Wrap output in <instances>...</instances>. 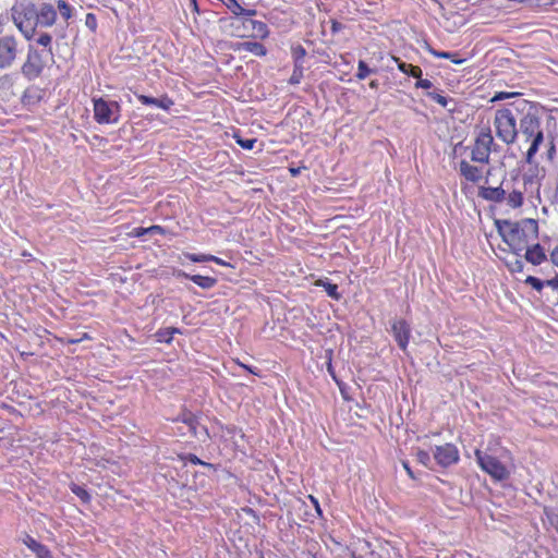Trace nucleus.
<instances>
[{
	"instance_id": "nucleus-2",
	"label": "nucleus",
	"mask_w": 558,
	"mask_h": 558,
	"mask_svg": "<svg viewBox=\"0 0 558 558\" xmlns=\"http://www.w3.org/2000/svg\"><path fill=\"white\" fill-rule=\"evenodd\" d=\"M11 17L19 31L27 40L36 33L37 7L29 0L16 2L11 8Z\"/></svg>"
},
{
	"instance_id": "nucleus-21",
	"label": "nucleus",
	"mask_w": 558,
	"mask_h": 558,
	"mask_svg": "<svg viewBox=\"0 0 558 558\" xmlns=\"http://www.w3.org/2000/svg\"><path fill=\"white\" fill-rule=\"evenodd\" d=\"M459 170L461 175L464 177L465 180L470 182L476 183L482 178V170L476 166L470 165L465 160L460 161Z\"/></svg>"
},
{
	"instance_id": "nucleus-18",
	"label": "nucleus",
	"mask_w": 558,
	"mask_h": 558,
	"mask_svg": "<svg viewBox=\"0 0 558 558\" xmlns=\"http://www.w3.org/2000/svg\"><path fill=\"white\" fill-rule=\"evenodd\" d=\"M135 95L137 99L145 106H156L163 110H169L174 105L173 100L169 98L167 95L162 96L161 98H155L143 94Z\"/></svg>"
},
{
	"instance_id": "nucleus-10",
	"label": "nucleus",
	"mask_w": 558,
	"mask_h": 558,
	"mask_svg": "<svg viewBox=\"0 0 558 558\" xmlns=\"http://www.w3.org/2000/svg\"><path fill=\"white\" fill-rule=\"evenodd\" d=\"M243 32L238 33L239 37H253V38H266L269 35V29L266 23L248 17H244L241 21Z\"/></svg>"
},
{
	"instance_id": "nucleus-34",
	"label": "nucleus",
	"mask_w": 558,
	"mask_h": 558,
	"mask_svg": "<svg viewBox=\"0 0 558 558\" xmlns=\"http://www.w3.org/2000/svg\"><path fill=\"white\" fill-rule=\"evenodd\" d=\"M235 142L239 146H241L243 149H253L255 143L257 142L256 138H243L240 135H234Z\"/></svg>"
},
{
	"instance_id": "nucleus-22",
	"label": "nucleus",
	"mask_w": 558,
	"mask_h": 558,
	"mask_svg": "<svg viewBox=\"0 0 558 558\" xmlns=\"http://www.w3.org/2000/svg\"><path fill=\"white\" fill-rule=\"evenodd\" d=\"M513 225H518L519 229L523 231L527 238L537 239L538 236V222L532 218H525L520 221L513 222Z\"/></svg>"
},
{
	"instance_id": "nucleus-17",
	"label": "nucleus",
	"mask_w": 558,
	"mask_h": 558,
	"mask_svg": "<svg viewBox=\"0 0 558 558\" xmlns=\"http://www.w3.org/2000/svg\"><path fill=\"white\" fill-rule=\"evenodd\" d=\"M23 544L27 546V548L31 549L37 558H53L52 553L46 545L37 542L28 534L23 538Z\"/></svg>"
},
{
	"instance_id": "nucleus-54",
	"label": "nucleus",
	"mask_w": 558,
	"mask_h": 558,
	"mask_svg": "<svg viewBox=\"0 0 558 558\" xmlns=\"http://www.w3.org/2000/svg\"><path fill=\"white\" fill-rule=\"evenodd\" d=\"M550 259L553 262V264H555L556 266H558V245L554 248V251L551 252L550 254Z\"/></svg>"
},
{
	"instance_id": "nucleus-24",
	"label": "nucleus",
	"mask_w": 558,
	"mask_h": 558,
	"mask_svg": "<svg viewBox=\"0 0 558 558\" xmlns=\"http://www.w3.org/2000/svg\"><path fill=\"white\" fill-rule=\"evenodd\" d=\"M315 286L323 287L327 293L328 296H330L332 300L339 301L342 295L338 291V286L336 283L330 282L328 279H318L315 282Z\"/></svg>"
},
{
	"instance_id": "nucleus-36",
	"label": "nucleus",
	"mask_w": 558,
	"mask_h": 558,
	"mask_svg": "<svg viewBox=\"0 0 558 558\" xmlns=\"http://www.w3.org/2000/svg\"><path fill=\"white\" fill-rule=\"evenodd\" d=\"M427 97L439 104L441 107L446 108L448 106L449 101H452V99H448L447 97L435 93V92H427Z\"/></svg>"
},
{
	"instance_id": "nucleus-27",
	"label": "nucleus",
	"mask_w": 558,
	"mask_h": 558,
	"mask_svg": "<svg viewBox=\"0 0 558 558\" xmlns=\"http://www.w3.org/2000/svg\"><path fill=\"white\" fill-rule=\"evenodd\" d=\"M524 201L523 193L521 191L513 190L507 197L508 205L512 208H519L522 206Z\"/></svg>"
},
{
	"instance_id": "nucleus-31",
	"label": "nucleus",
	"mask_w": 558,
	"mask_h": 558,
	"mask_svg": "<svg viewBox=\"0 0 558 558\" xmlns=\"http://www.w3.org/2000/svg\"><path fill=\"white\" fill-rule=\"evenodd\" d=\"M376 72H377L376 69H371L365 61L360 60L359 64H357V72H356L355 76L357 80L362 81V80H365L369 74L376 73Z\"/></svg>"
},
{
	"instance_id": "nucleus-14",
	"label": "nucleus",
	"mask_w": 558,
	"mask_h": 558,
	"mask_svg": "<svg viewBox=\"0 0 558 558\" xmlns=\"http://www.w3.org/2000/svg\"><path fill=\"white\" fill-rule=\"evenodd\" d=\"M57 11L51 3H43L37 8L36 28L50 27L56 23Z\"/></svg>"
},
{
	"instance_id": "nucleus-63",
	"label": "nucleus",
	"mask_w": 558,
	"mask_h": 558,
	"mask_svg": "<svg viewBox=\"0 0 558 558\" xmlns=\"http://www.w3.org/2000/svg\"><path fill=\"white\" fill-rule=\"evenodd\" d=\"M144 229H145V228H140V229H137L135 234H136L137 236H142V235H144V234H148L147 232H145V230H144Z\"/></svg>"
},
{
	"instance_id": "nucleus-39",
	"label": "nucleus",
	"mask_w": 558,
	"mask_h": 558,
	"mask_svg": "<svg viewBox=\"0 0 558 558\" xmlns=\"http://www.w3.org/2000/svg\"><path fill=\"white\" fill-rule=\"evenodd\" d=\"M526 284L531 286L536 291H542L545 286V282L534 276H527L525 281Z\"/></svg>"
},
{
	"instance_id": "nucleus-30",
	"label": "nucleus",
	"mask_w": 558,
	"mask_h": 558,
	"mask_svg": "<svg viewBox=\"0 0 558 558\" xmlns=\"http://www.w3.org/2000/svg\"><path fill=\"white\" fill-rule=\"evenodd\" d=\"M71 492L78 497L84 504H88L92 499L90 494L82 486L77 484H71Z\"/></svg>"
},
{
	"instance_id": "nucleus-35",
	"label": "nucleus",
	"mask_w": 558,
	"mask_h": 558,
	"mask_svg": "<svg viewBox=\"0 0 558 558\" xmlns=\"http://www.w3.org/2000/svg\"><path fill=\"white\" fill-rule=\"evenodd\" d=\"M303 65L294 64L293 73L289 80L291 85H296L301 82L303 77Z\"/></svg>"
},
{
	"instance_id": "nucleus-11",
	"label": "nucleus",
	"mask_w": 558,
	"mask_h": 558,
	"mask_svg": "<svg viewBox=\"0 0 558 558\" xmlns=\"http://www.w3.org/2000/svg\"><path fill=\"white\" fill-rule=\"evenodd\" d=\"M433 454L435 461L442 468L450 466L459 461V451L452 444L436 446Z\"/></svg>"
},
{
	"instance_id": "nucleus-6",
	"label": "nucleus",
	"mask_w": 558,
	"mask_h": 558,
	"mask_svg": "<svg viewBox=\"0 0 558 558\" xmlns=\"http://www.w3.org/2000/svg\"><path fill=\"white\" fill-rule=\"evenodd\" d=\"M94 119L99 124L118 123L121 117V106L118 101L104 98L93 99Z\"/></svg>"
},
{
	"instance_id": "nucleus-20",
	"label": "nucleus",
	"mask_w": 558,
	"mask_h": 558,
	"mask_svg": "<svg viewBox=\"0 0 558 558\" xmlns=\"http://www.w3.org/2000/svg\"><path fill=\"white\" fill-rule=\"evenodd\" d=\"M235 51H248L255 56L264 57L267 53L266 47L258 41H239L233 45Z\"/></svg>"
},
{
	"instance_id": "nucleus-26",
	"label": "nucleus",
	"mask_w": 558,
	"mask_h": 558,
	"mask_svg": "<svg viewBox=\"0 0 558 558\" xmlns=\"http://www.w3.org/2000/svg\"><path fill=\"white\" fill-rule=\"evenodd\" d=\"M179 457H180V459L182 461H187V462H190L192 464H195V465H202V466L210 469V470H216L215 464L201 460L194 453H184V454H180Z\"/></svg>"
},
{
	"instance_id": "nucleus-61",
	"label": "nucleus",
	"mask_w": 558,
	"mask_h": 558,
	"mask_svg": "<svg viewBox=\"0 0 558 558\" xmlns=\"http://www.w3.org/2000/svg\"><path fill=\"white\" fill-rule=\"evenodd\" d=\"M241 366H242L243 368L247 369L251 374L258 375V373L256 372V368H255V367L247 366V365H244V364H241Z\"/></svg>"
},
{
	"instance_id": "nucleus-42",
	"label": "nucleus",
	"mask_w": 558,
	"mask_h": 558,
	"mask_svg": "<svg viewBox=\"0 0 558 558\" xmlns=\"http://www.w3.org/2000/svg\"><path fill=\"white\" fill-rule=\"evenodd\" d=\"M416 459L420 463H422L425 466H428L432 462V457L427 451L418 450L416 452Z\"/></svg>"
},
{
	"instance_id": "nucleus-52",
	"label": "nucleus",
	"mask_w": 558,
	"mask_h": 558,
	"mask_svg": "<svg viewBox=\"0 0 558 558\" xmlns=\"http://www.w3.org/2000/svg\"><path fill=\"white\" fill-rule=\"evenodd\" d=\"M342 28H343L342 23H340V22H338L336 20L331 21V32H332V34L339 33Z\"/></svg>"
},
{
	"instance_id": "nucleus-4",
	"label": "nucleus",
	"mask_w": 558,
	"mask_h": 558,
	"mask_svg": "<svg viewBox=\"0 0 558 558\" xmlns=\"http://www.w3.org/2000/svg\"><path fill=\"white\" fill-rule=\"evenodd\" d=\"M511 106V108L498 109L495 113L494 125L496 135L507 145L513 144L518 138L517 116Z\"/></svg>"
},
{
	"instance_id": "nucleus-60",
	"label": "nucleus",
	"mask_w": 558,
	"mask_h": 558,
	"mask_svg": "<svg viewBox=\"0 0 558 558\" xmlns=\"http://www.w3.org/2000/svg\"><path fill=\"white\" fill-rule=\"evenodd\" d=\"M402 464H403V468L405 469L407 473H408L412 478H414V474H413V472H412V470H411V468H410L409 463H408V462H403Z\"/></svg>"
},
{
	"instance_id": "nucleus-16",
	"label": "nucleus",
	"mask_w": 558,
	"mask_h": 558,
	"mask_svg": "<svg viewBox=\"0 0 558 558\" xmlns=\"http://www.w3.org/2000/svg\"><path fill=\"white\" fill-rule=\"evenodd\" d=\"M523 252H525V260L531 263L532 265L537 266L547 260L545 250L539 243H535L532 246H526V248Z\"/></svg>"
},
{
	"instance_id": "nucleus-3",
	"label": "nucleus",
	"mask_w": 558,
	"mask_h": 558,
	"mask_svg": "<svg viewBox=\"0 0 558 558\" xmlns=\"http://www.w3.org/2000/svg\"><path fill=\"white\" fill-rule=\"evenodd\" d=\"M494 223L502 241L509 246V250L515 256L521 257L522 252L529 246L531 239L519 229L518 225H513V221L495 219Z\"/></svg>"
},
{
	"instance_id": "nucleus-46",
	"label": "nucleus",
	"mask_w": 558,
	"mask_h": 558,
	"mask_svg": "<svg viewBox=\"0 0 558 558\" xmlns=\"http://www.w3.org/2000/svg\"><path fill=\"white\" fill-rule=\"evenodd\" d=\"M85 25L93 32L97 28V19L93 13H87L85 19Z\"/></svg>"
},
{
	"instance_id": "nucleus-8",
	"label": "nucleus",
	"mask_w": 558,
	"mask_h": 558,
	"mask_svg": "<svg viewBox=\"0 0 558 558\" xmlns=\"http://www.w3.org/2000/svg\"><path fill=\"white\" fill-rule=\"evenodd\" d=\"M475 457L481 469L495 480L502 481L509 476L508 470L497 458L481 450L475 451Z\"/></svg>"
},
{
	"instance_id": "nucleus-57",
	"label": "nucleus",
	"mask_w": 558,
	"mask_h": 558,
	"mask_svg": "<svg viewBox=\"0 0 558 558\" xmlns=\"http://www.w3.org/2000/svg\"><path fill=\"white\" fill-rule=\"evenodd\" d=\"M209 257H211V259H209V262H214L218 265H229L227 262L222 260L221 258L217 257V256H214V255H210Z\"/></svg>"
},
{
	"instance_id": "nucleus-25",
	"label": "nucleus",
	"mask_w": 558,
	"mask_h": 558,
	"mask_svg": "<svg viewBox=\"0 0 558 558\" xmlns=\"http://www.w3.org/2000/svg\"><path fill=\"white\" fill-rule=\"evenodd\" d=\"M190 280L205 290H209L217 284L216 278L202 275H193Z\"/></svg>"
},
{
	"instance_id": "nucleus-23",
	"label": "nucleus",
	"mask_w": 558,
	"mask_h": 558,
	"mask_svg": "<svg viewBox=\"0 0 558 558\" xmlns=\"http://www.w3.org/2000/svg\"><path fill=\"white\" fill-rule=\"evenodd\" d=\"M395 62L397 63V66L398 69L409 75V76H412L414 78H420V76H422V69L417 65H413L411 63H407L404 61H402L400 58H393Z\"/></svg>"
},
{
	"instance_id": "nucleus-50",
	"label": "nucleus",
	"mask_w": 558,
	"mask_h": 558,
	"mask_svg": "<svg viewBox=\"0 0 558 558\" xmlns=\"http://www.w3.org/2000/svg\"><path fill=\"white\" fill-rule=\"evenodd\" d=\"M145 232L149 233V234H163L165 233V229L160 226H151L149 228H146L144 229Z\"/></svg>"
},
{
	"instance_id": "nucleus-19",
	"label": "nucleus",
	"mask_w": 558,
	"mask_h": 558,
	"mask_svg": "<svg viewBox=\"0 0 558 558\" xmlns=\"http://www.w3.org/2000/svg\"><path fill=\"white\" fill-rule=\"evenodd\" d=\"M478 196L485 201L501 203L506 199V191L501 186L497 187H485L478 189Z\"/></svg>"
},
{
	"instance_id": "nucleus-13",
	"label": "nucleus",
	"mask_w": 558,
	"mask_h": 558,
	"mask_svg": "<svg viewBox=\"0 0 558 558\" xmlns=\"http://www.w3.org/2000/svg\"><path fill=\"white\" fill-rule=\"evenodd\" d=\"M391 333L402 351H405L411 337V327L402 318L395 319L391 323Z\"/></svg>"
},
{
	"instance_id": "nucleus-43",
	"label": "nucleus",
	"mask_w": 558,
	"mask_h": 558,
	"mask_svg": "<svg viewBox=\"0 0 558 558\" xmlns=\"http://www.w3.org/2000/svg\"><path fill=\"white\" fill-rule=\"evenodd\" d=\"M185 256L193 263L209 262V259H211V257H209L210 255L205 254L187 253Z\"/></svg>"
},
{
	"instance_id": "nucleus-9",
	"label": "nucleus",
	"mask_w": 558,
	"mask_h": 558,
	"mask_svg": "<svg viewBox=\"0 0 558 558\" xmlns=\"http://www.w3.org/2000/svg\"><path fill=\"white\" fill-rule=\"evenodd\" d=\"M20 54L19 43L12 35L0 37V70L11 69Z\"/></svg>"
},
{
	"instance_id": "nucleus-58",
	"label": "nucleus",
	"mask_w": 558,
	"mask_h": 558,
	"mask_svg": "<svg viewBox=\"0 0 558 558\" xmlns=\"http://www.w3.org/2000/svg\"><path fill=\"white\" fill-rule=\"evenodd\" d=\"M190 8L192 9V11L199 13L197 0H190Z\"/></svg>"
},
{
	"instance_id": "nucleus-29",
	"label": "nucleus",
	"mask_w": 558,
	"mask_h": 558,
	"mask_svg": "<svg viewBox=\"0 0 558 558\" xmlns=\"http://www.w3.org/2000/svg\"><path fill=\"white\" fill-rule=\"evenodd\" d=\"M542 172V179L545 177V169H539L537 165L534 168H531L526 173L523 174V181L525 184L533 183L538 179V174Z\"/></svg>"
},
{
	"instance_id": "nucleus-15",
	"label": "nucleus",
	"mask_w": 558,
	"mask_h": 558,
	"mask_svg": "<svg viewBox=\"0 0 558 558\" xmlns=\"http://www.w3.org/2000/svg\"><path fill=\"white\" fill-rule=\"evenodd\" d=\"M44 96L45 89L36 85H31L24 90L21 97V102L24 107L31 108L38 105L43 100Z\"/></svg>"
},
{
	"instance_id": "nucleus-32",
	"label": "nucleus",
	"mask_w": 558,
	"mask_h": 558,
	"mask_svg": "<svg viewBox=\"0 0 558 558\" xmlns=\"http://www.w3.org/2000/svg\"><path fill=\"white\" fill-rule=\"evenodd\" d=\"M57 8L60 12V15L65 20H70L72 17L73 8L65 2L64 0L57 1Z\"/></svg>"
},
{
	"instance_id": "nucleus-56",
	"label": "nucleus",
	"mask_w": 558,
	"mask_h": 558,
	"mask_svg": "<svg viewBox=\"0 0 558 558\" xmlns=\"http://www.w3.org/2000/svg\"><path fill=\"white\" fill-rule=\"evenodd\" d=\"M310 498H311L312 502L314 504V508L316 509L317 513H318L319 515H322V514H323V511H322V509H320V506H319L318 500H317L316 498H314L313 496H310Z\"/></svg>"
},
{
	"instance_id": "nucleus-59",
	"label": "nucleus",
	"mask_w": 558,
	"mask_h": 558,
	"mask_svg": "<svg viewBox=\"0 0 558 558\" xmlns=\"http://www.w3.org/2000/svg\"><path fill=\"white\" fill-rule=\"evenodd\" d=\"M555 154H556L555 145H554L553 143H550V147H549V149L547 150V157H548V159H553Z\"/></svg>"
},
{
	"instance_id": "nucleus-40",
	"label": "nucleus",
	"mask_w": 558,
	"mask_h": 558,
	"mask_svg": "<svg viewBox=\"0 0 558 558\" xmlns=\"http://www.w3.org/2000/svg\"><path fill=\"white\" fill-rule=\"evenodd\" d=\"M156 336L159 342L170 343L171 340L173 339V336L171 335L169 328L159 329Z\"/></svg>"
},
{
	"instance_id": "nucleus-64",
	"label": "nucleus",
	"mask_w": 558,
	"mask_h": 558,
	"mask_svg": "<svg viewBox=\"0 0 558 558\" xmlns=\"http://www.w3.org/2000/svg\"><path fill=\"white\" fill-rule=\"evenodd\" d=\"M171 335H175V333H181V330L179 328H175V327H168Z\"/></svg>"
},
{
	"instance_id": "nucleus-51",
	"label": "nucleus",
	"mask_w": 558,
	"mask_h": 558,
	"mask_svg": "<svg viewBox=\"0 0 558 558\" xmlns=\"http://www.w3.org/2000/svg\"><path fill=\"white\" fill-rule=\"evenodd\" d=\"M545 286L550 287L554 290H558V275L549 280L544 281Z\"/></svg>"
},
{
	"instance_id": "nucleus-41",
	"label": "nucleus",
	"mask_w": 558,
	"mask_h": 558,
	"mask_svg": "<svg viewBox=\"0 0 558 558\" xmlns=\"http://www.w3.org/2000/svg\"><path fill=\"white\" fill-rule=\"evenodd\" d=\"M241 12L235 13L236 21L241 22L244 17L252 19V16H255L257 14V11L255 9H244L241 5Z\"/></svg>"
},
{
	"instance_id": "nucleus-33",
	"label": "nucleus",
	"mask_w": 558,
	"mask_h": 558,
	"mask_svg": "<svg viewBox=\"0 0 558 558\" xmlns=\"http://www.w3.org/2000/svg\"><path fill=\"white\" fill-rule=\"evenodd\" d=\"M52 41V37L48 33H43L39 35V37L36 39V43L38 45H41L44 47H49L47 51H45L47 54H50L52 57V49L50 47Z\"/></svg>"
},
{
	"instance_id": "nucleus-45",
	"label": "nucleus",
	"mask_w": 558,
	"mask_h": 558,
	"mask_svg": "<svg viewBox=\"0 0 558 558\" xmlns=\"http://www.w3.org/2000/svg\"><path fill=\"white\" fill-rule=\"evenodd\" d=\"M13 86V77L11 74L0 76V89H8Z\"/></svg>"
},
{
	"instance_id": "nucleus-28",
	"label": "nucleus",
	"mask_w": 558,
	"mask_h": 558,
	"mask_svg": "<svg viewBox=\"0 0 558 558\" xmlns=\"http://www.w3.org/2000/svg\"><path fill=\"white\" fill-rule=\"evenodd\" d=\"M291 54L294 60V64L303 65L306 50L302 45H295L291 47Z\"/></svg>"
},
{
	"instance_id": "nucleus-5",
	"label": "nucleus",
	"mask_w": 558,
	"mask_h": 558,
	"mask_svg": "<svg viewBox=\"0 0 558 558\" xmlns=\"http://www.w3.org/2000/svg\"><path fill=\"white\" fill-rule=\"evenodd\" d=\"M46 57L45 50H38L35 46L28 45L26 59L21 66V73L27 81L41 76L47 65Z\"/></svg>"
},
{
	"instance_id": "nucleus-1",
	"label": "nucleus",
	"mask_w": 558,
	"mask_h": 558,
	"mask_svg": "<svg viewBox=\"0 0 558 558\" xmlns=\"http://www.w3.org/2000/svg\"><path fill=\"white\" fill-rule=\"evenodd\" d=\"M511 106L515 112L523 114L519 121L518 136L522 135L526 143L531 142L526 151L525 160L529 165H532L534 156L537 154L541 144L544 142V133L541 126L538 110L526 100L513 102Z\"/></svg>"
},
{
	"instance_id": "nucleus-47",
	"label": "nucleus",
	"mask_w": 558,
	"mask_h": 558,
	"mask_svg": "<svg viewBox=\"0 0 558 558\" xmlns=\"http://www.w3.org/2000/svg\"><path fill=\"white\" fill-rule=\"evenodd\" d=\"M415 87L423 88V89H430L433 87V83L429 80L422 78V76H420V78H417V81L415 83Z\"/></svg>"
},
{
	"instance_id": "nucleus-53",
	"label": "nucleus",
	"mask_w": 558,
	"mask_h": 558,
	"mask_svg": "<svg viewBox=\"0 0 558 558\" xmlns=\"http://www.w3.org/2000/svg\"><path fill=\"white\" fill-rule=\"evenodd\" d=\"M327 371H328V373L330 374V376H331L336 381H338V380H337V377H336L335 368H333L332 363H331V357H329V360H328V363H327Z\"/></svg>"
},
{
	"instance_id": "nucleus-7",
	"label": "nucleus",
	"mask_w": 558,
	"mask_h": 558,
	"mask_svg": "<svg viewBox=\"0 0 558 558\" xmlns=\"http://www.w3.org/2000/svg\"><path fill=\"white\" fill-rule=\"evenodd\" d=\"M494 143L489 126L481 129L474 147L471 151V160L474 162L487 163L489 161L490 146Z\"/></svg>"
},
{
	"instance_id": "nucleus-49",
	"label": "nucleus",
	"mask_w": 558,
	"mask_h": 558,
	"mask_svg": "<svg viewBox=\"0 0 558 558\" xmlns=\"http://www.w3.org/2000/svg\"><path fill=\"white\" fill-rule=\"evenodd\" d=\"M545 513L547 514L550 523L554 524L558 530V513L549 511L547 508H545Z\"/></svg>"
},
{
	"instance_id": "nucleus-62",
	"label": "nucleus",
	"mask_w": 558,
	"mask_h": 558,
	"mask_svg": "<svg viewBox=\"0 0 558 558\" xmlns=\"http://www.w3.org/2000/svg\"><path fill=\"white\" fill-rule=\"evenodd\" d=\"M450 60L456 64H461L465 61L464 59L458 58V56L456 58H450Z\"/></svg>"
},
{
	"instance_id": "nucleus-38",
	"label": "nucleus",
	"mask_w": 558,
	"mask_h": 558,
	"mask_svg": "<svg viewBox=\"0 0 558 558\" xmlns=\"http://www.w3.org/2000/svg\"><path fill=\"white\" fill-rule=\"evenodd\" d=\"M519 95H520V93H517V92H512V93H509V92H497V93H495V95L493 96L490 101L492 102H497V101H501V100H505V99L517 97Z\"/></svg>"
},
{
	"instance_id": "nucleus-48",
	"label": "nucleus",
	"mask_w": 558,
	"mask_h": 558,
	"mask_svg": "<svg viewBox=\"0 0 558 558\" xmlns=\"http://www.w3.org/2000/svg\"><path fill=\"white\" fill-rule=\"evenodd\" d=\"M246 514L251 515L253 519H254V522L256 524H259L260 522V518L258 515V513L253 509V508H250V507H245L242 509Z\"/></svg>"
},
{
	"instance_id": "nucleus-12",
	"label": "nucleus",
	"mask_w": 558,
	"mask_h": 558,
	"mask_svg": "<svg viewBox=\"0 0 558 558\" xmlns=\"http://www.w3.org/2000/svg\"><path fill=\"white\" fill-rule=\"evenodd\" d=\"M178 421H181L185 425H187L190 433L205 441L209 438V433L206 426H202L198 422V417L191 411H184L179 417Z\"/></svg>"
},
{
	"instance_id": "nucleus-37",
	"label": "nucleus",
	"mask_w": 558,
	"mask_h": 558,
	"mask_svg": "<svg viewBox=\"0 0 558 558\" xmlns=\"http://www.w3.org/2000/svg\"><path fill=\"white\" fill-rule=\"evenodd\" d=\"M427 50H428V52L430 54H433L436 58L450 59V58H456L457 57V52L438 51V50L432 48L429 45H427Z\"/></svg>"
},
{
	"instance_id": "nucleus-55",
	"label": "nucleus",
	"mask_w": 558,
	"mask_h": 558,
	"mask_svg": "<svg viewBox=\"0 0 558 558\" xmlns=\"http://www.w3.org/2000/svg\"><path fill=\"white\" fill-rule=\"evenodd\" d=\"M174 276H175L177 278H185V279H190V277H192L193 275H190V274H187V272H185V271H183V270H177V271L174 272Z\"/></svg>"
},
{
	"instance_id": "nucleus-44",
	"label": "nucleus",
	"mask_w": 558,
	"mask_h": 558,
	"mask_svg": "<svg viewBox=\"0 0 558 558\" xmlns=\"http://www.w3.org/2000/svg\"><path fill=\"white\" fill-rule=\"evenodd\" d=\"M507 267L511 272H522L524 264L520 258H517L514 262L508 263Z\"/></svg>"
}]
</instances>
